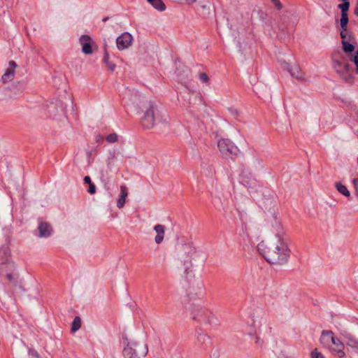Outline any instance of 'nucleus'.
Segmentation results:
<instances>
[{
	"label": "nucleus",
	"mask_w": 358,
	"mask_h": 358,
	"mask_svg": "<svg viewBox=\"0 0 358 358\" xmlns=\"http://www.w3.org/2000/svg\"><path fill=\"white\" fill-rule=\"evenodd\" d=\"M164 116L165 114L158 105L154 102H150L149 106L141 117V125L143 129H152L157 123L166 122Z\"/></svg>",
	"instance_id": "f03ea898"
},
{
	"label": "nucleus",
	"mask_w": 358,
	"mask_h": 358,
	"mask_svg": "<svg viewBox=\"0 0 358 358\" xmlns=\"http://www.w3.org/2000/svg\"><path fill=\"white\" fill-rule=\"evenodd\" d=\"M341 341H340V340L338 338V341H331V347H333L332 345L336 346Z\"/></svg>",
	"instance_id": "79ce46f5"
},
{
	"label": "nucleus",
	"mask_w": 358,
	"mask_h": 358,
	"mask_svg": "<svg viewBox=\"0 0 358 358\" xmlns=\"http://www.w3.org/2000/svg\"><path fill=\"white\" fill-rule=\"evenodd\" d=\"M343 2V1H349V0H341Z\"/></svg>",
	"instance_id": "3c124183"
},
{
	"label": "nucleus",
	"mask_w": 358,
	"mask_h": 358,
	"mask_svg": "<svg viewBox=\"0 0 358 358\" xmlns=\"http://www.w3.org/2000/svg\"><path fill=\"white\" fill-rule=\"evenodd\" d=\"M257 248L259 254L271 264H284L287 262L290 256L287 243L280 234L276 235L275 241H272L268 244L262 241Z\"/></svg>",
	"instance_id": "f257e3e1"
},
{
	"label": "nucleus",
	"mask_w": 358,
	"mask_h": 358,
	"mask_svg": "<svg viewBox=\"0 0 358 358\" xmlns=\"http://www.w3.org/2000/svg\"><path fill=\"white\" fill-rule=\"evenodd\" d=\"M235 113H236V115H238V111H237V110H235Z\"/></svg>",
	"instance_id": "603ef678"
},
{
	"label": "nucleus",
	"mask_w": 358,
	"mask_h": 358,
	"mask_svg": "<svg viewBox=\"0 0 358 358\" xmlns=\"http://www.w3.org/2000/svg\"><path fill=\"white\" fill-rule=\"evenodd\" d=\"M354 14L358 17V0H357V3L354 9Z\"/></svg>",
	"instance_id": "ea45409f"
},
{
	"label": "nucleus",
	"mask_w": 358,
	"mask_h": 358,
	"mask_svg": "<svg viewBox=\"0 0 358 358\" xmlns=\"http://www.w3.org/2000/svg\"><path fill=\"white\" fill-rule=\"evenodd\" d=\"M24 86L25 83L24 82L15 81L7 90L15 95H21L24 90Z\"/></svg>",
	"instance_id": "4468645a"
},
{
	"label": "nucleus",
	"mask_w": 358,
	"mask_h": 358,
	"mask_svg": "<svg viewBox=\"0 0 358 358\" xmlns=\"http://www.w3.org/2000/svg\"><path fill=\"white\" fill-rule=\"evenodd\" d=\"M117 138H118V136H117V134H115V133L110 134L106 138V141L110 143H115L116 141H117Z\"/></svg>",
	"instance_id": "7c9ffc66"
},
{
	"label": "nucleus",
	"mask_w": 358,
	"mask_h": 358,
	"mask_svg": "<svg viewBox=\"0 0 358 358\" xmlns=\"http://www.w3.org/2000/svg\"><path fill=\"white\" fill-rule=\"evenodd\" d=\"M348 22H349L348 15V14H341V17L340 19V25H341V29H343L345 31V29H348Z\"/></svg>",
	"instance_id": "bb28decb"
},
{
	"label": "nucleus",
	"mask_w": 358,
	"mask_h": 358,
	"mask_svg": "<svg viewBox=\"0 0 358 358\" xmlns=\"http://www.w3.org/2000/svg\"><path fill=\"white\" fill-rule=\"evenodd\" d=\"M210 7L207 5H201L199 8H198V10L199 12H201L203 15H206V13H209Z\"/></svg>",
	"instance_id": "72a5a7b5"
},
{
	"label": "nucleus",
	"mask_w": 358,
	"mask_h": 358,
	"mask_svg": "<svg viewBox=\"0 0 358 358\" xmlns=\"http://www.w3.org/2000/svg\"><path fill=\"white\" fill-rule=\"evenodd\" d=\"M79 43L82 47V52L84 54L91 55L93 53L92 46L94 44V41L89 35H81L79 38Z\"/></svg>",
	"instance_id": "6e6552de"
},
{
	"label": "nucleus",
	"mask_w": 358,
	"mask_h": 358,
	"mask_svg": "<svg viewBox=\"0 0 358 358\" xmlns=\"http://www.w3.org/2000/svg\"><path fill=\"white\" fill-rule=\"evenodd\" d=\"M28 354L30 358H41L38 352L34 348H29Z\"/></svg>",
	"instance_id": "2f4dec72"
},
{
	"label": "nucleus",
	"mask_w": 358,
	"mask_h": 358,
	"mask_svg": "<svg viewBox=\"0 0 358 358\" xmlns=\"http://www.w3.org/2000/svg\"><path fill=\"white\" fill-rule=\"evenodd\" d=\"M108 19H109V17H104V18L102 20V21L105 22H106Z\"/></svg>",
	"instance_id": "09e8293b"
},
{
	"label": "nucleus",
	"mask_w": 358,
	"mask_h": 358,
	"mask_svg": "<svg viewBox=\"0 0 358 358\" xmlns=\"http://www.w3.org/2000/svg\"><path fill=\"white\" fill-rule=\"evenodd\" d=\"M196 339L199 343L203 345L206 343V341H210V337L205 334L199 333L197 335Z\"/></svg>",
	"instance_id": "cd10ccee"
},
{
	"label": "nucleus",
	"mask_w": 358,
	"mask_h": 358,
	"mask_svg": "<svg viewBox=\"0 0 358 358\" xmlns=\"http://www.w3.org/2000/svg\"><path fill=\"white\" fill-rule=\"evenodd\" d=\"M103 62L108 71L113 72L115 70L116 64L113 62L110 61L109 54L107 51L104 52Z\"/></svg>",
	"instance_id": "4be33fe9"
},
{
	"label": "nucleus",
	"mask_w": 358,
	"mask_h": 358,
	"mask_svg": "<svg viewBox=\"0 0 358 358\" xmlns=\"http://www.w3.org/2000/svg\"><path fill=\"white\" fill-rule=\"evenodd\" d=\"M217 147L222 155L225 157H236L239 152L238 147L229 139L222 138L217 142Z\"/></svg>",
	"instance_id": "423d86ee"
},
{
	"label": "nucleus",
	"mask_w": 358,
	"mask_h": 358,
	"mask_svg": "<svg viewBox=\"0 0 358 358\" xmlns=\"http://www.w3.org/2000/svg\"><path fill=\"white\" fill-rule=\"evenodd\" d=\"M275 5L278 10H280L282 8V5L279 0H271Z\"/></svg>",
	"instance_id": "4c0bfd02"
},
{
	"label": "nucleus",
	"mask_w": 358,
	"mask_h": 358,
	"mask_svg": "<svg viewBox=\"0 0 358 358\" xmlns=\"http://www.w3.org/2000/svg\"><path fill=\"white\" fill-rule=\"evenodd\" d=\"M356 355H358V346L355 348L352 354L354 358H356Z\"/></svg>",
	"instance_id": "37998d69"
},
{
	"label": "nucleus",
	"mask_w": 358,
	"mask_h": 358,
	"mask_svg": "<svg viewBox=\"0 0 358 358\" xmlns=\"http://www.w3.org/2000/svg\"><path fill=\"white\" fill-rule=\"evenodd\" d=\"M132 40V36L129 33L124 32L122 34L116 39L117 48L120 50L127 48L129 46L131 45Z\"/></svg>",
	"instance_id": "1a4fd4ad"
},
{
	"label": "nucleus",
	"mask_w": 358,
	"mask_h": 358,
	"mask_svg": "<svg viewBox=\"0 0 358 358\" xmlns=\"http://www.w3.org/2000/svg\"><path fill=\"white\" fill-rule=\"evenodd\" d=\"M357 136H358V129H357Z\"/></svg>",
	"instance_id": "864d4df0"
},
{
	"label": "nucleus",
	"mask_w": 358,
	"mask_h": 358,
	"mask_svg": "<svg viewBox=\"0 0 358 358\" xmlns=\"http://www.w3.org/2000/svg\"><path fill=\"white\" fill-rule=\"evenodd\" d=\"M84 182H85V183H87L88 185L92 182V180H91V178H90V177L89 176H85Z\"/></svg>",
	"instance_id": "58836bf2"
},
{
	"label": "nucleus",
	"mask_w": 358,
	"mask_h": 358,
	"mask_svg": "<svg viewBox=\"0 0 358 358\" xmlns=\"http://www.w3.org/2000/svg\"><path fill=\"white\" fill-rule=\"evenodd\" d=\"M188 302V296H185L184 299H182V303L185 305Z\"/></svg>",
	"instance_id": "c03bdc74"
},
{
	"label": "nucleus",
	"mask_w": 358,
	"mask_h": 358,
	"mask_svg": "<svg viewBox=\"0 0 358 358\" xmlns=\"http://www.w3.org/2000/svg\"><path fill=\"white\" fill-rule=\"evenodd\" d=\"M310 357L311 358H325L321 352L317 351V349H315L311 352Z\"/></svg>",
	"instance_id": "473e14b6"
},
{
	"label": "nucleus",
	"mask_w": 358,
	"mask_h": 358,
	"mask_svg": "<svg viewBox=\"0 0 358 358\" xmlns=\"http://www.w3.org/2000/svg\"><path fill=\"white\" fill-rule=\"evenodd\" d=\"M335 187L337 189V191L343 196L346 197L350 196V191L348 189L347 187L343 185L341 182H335Z\"/></svg>",
	"instance_id": "5701e85b"
},
{
	"label": "nucleus",
	"mask_w": 358,
	"mask_h": 358,
	"mask_svg": "<svg viewBox=\"0 0 358 358\" xmlns=\"http://www.w3.org/2000/svg\"><path fill=\"white\" fill-rule=\"evenodd\" d=\"M187 3H194L196 0H185Z\"/></svg>",
	"instance_id": "a18cd8bd"
},
{
	"label": "nucleus",
	"mask_w": 358,
	"mask_h": 358,
	"mask_svg": "<svg viewBox=\"0 0 358 358\" xmlns=\"http://www.w3.org/2000/svg\"><path fill=\"white\" fill-rule=\"evenodd\" d=\"M320 341L324 347L331 348V341H338V338L334 336L333 331L330 330H323Z\"/></svg>",
	"instance_id": "9b49d317"
},
{
	"label": "nucleus",
	"mask_w": 358,
	"mask_h": 358,
	"mask_svg": "<svg viewBox=\"0 0 358 358\" xmlns=\"http://www.w3.org/2000/svg\"><path fill=\"white\" fill-rule=\"evenodd\" d=\"M13 271H15V265L13 262H0V278Z\"/></svg>",
	"instance_id": "ddd939ff"
},
{
	"label": "nucleus",
	"mask_w": 358,
	"mask_h": 358,
	"mask_svg": "<svg viewBox=\"0 0 358 358\" xmlns=\"http://www.w3.org/2000/svg\"><path fill=\"white\" fill-rule=\"evenodd\" d=\"M1 279L6 280V282H4L6 286H10L13 288L17 287L18 275L15 271H13L11 273H7V275Z\"/></svg>",
	"instance_id": "dca6fc26"
},
{
	"label": "nucleus",
	"mask_w": 358,
	"mask_h": 358,
	"mask_svg": "<svg viewBox=\"0 0 358 358\" xmlns=\"http://www.w3.org/2000/svg\"><path fill=\"white\" fill-rule=\"evenodd\" d=\"M342 43V48L343 52L347 55L348 58H350L352 55L353 54V52L355 51V43H356V41H341Z\"/></svg>",
	"instance_id": "f3484780"
},
{
	"label": "nucleus",
	"mask_w": 358,
	"mask_h": 358,
	"mask_svg": "<svg viewBox=\"0 0 358 358\" xmlns=\"http://www.w3.org/2000/svg\"><path fill=\"white\" fill-rule=\"evenodd\" d=\"M128 195V190L125 185H121L120 186V198L117 199V207L118 208H122L124 203H125V199L126 197Z\"/></svg>",
	"instance_id": "6ab92c4d"
},
{
	"label": "nucleus",
	"mask_w": 358,
	"mask_h": 358,
	"mask_svg": "<svg viewBox=\"0 0 358 358\" xmlns=\"http://www.w3.org/2000/svg\"><path fill=\"white\" fill-rule=\"evenodd\" d=\"M87 192L90 194H94L96 193V186L93 182L89 184V187H88Z\"/></svg>",
	"instance_id": "c9c22d12"
},
{
	"label": "nucleus",
	"mask_w": 358,
	"mask_h": 358,
	"mask_svg": "<svg viewBox=\"0 0 358 358\" xmlns=\"http://www.w3.org/2000/svg\"><path fill=\"white\" fill-rule=\"evenodd\" d=\"M124 348L122 355L124 358L145 357L148 352V348L145 343H139L129 341L125 336H122Z\"/></svg>",
	"instance_id": "20e7f679"
},
{
	"label": "nucleus",
	"mask_w": 358,
	"mask_h": 358,
	"mask_svg": "<svg viewBox=\"0 0 358 358\" xmlns=\"http://www.w3.org/2000/svg\"><path fill=\"white\" fill-rule=\"evenodd\" d=\"M338 8L341 10V14H348L350 8V1H343L338 6Z\"/></svg>",
	"instance_id": "c85d7f7f"
},
{
	"label": "nucleus",
	"mask_w": 358,
	"mask_h": 358,
	"mask_svg": "<svg viewBox=\"0 0 358 358\" xmlns=\"http://www.w3.org/2000/svg\"><path fill=\"white\" fill-rule=\"evenodd\" d=\"M188 309L191 312L192 318L193 320L199 322L212 324L215 322L214 315L207 308L196 306V304H190Z\"/></svg>",
	"instance_id": "39448f33"
},
{
	"label": "nucleus",
	"mask_w": 358,
	"mask_h": 358,
	"mask_svg": "<svg viewBox=\"0 0 358 358\" xmlns=\"http://www.w3.org/2000/svg\"><path fill=\"white\" fill-rule=\"evenodd\" d=\"M340 36L342 39L341 41H355V40L352 33L348 29H345V31L343 29H341L340 32Z\"/></svg>",
	"instance_id": "412c9836"
},
{
	"label": "nucleus",
	"mask_w": 358,
	"mask_h": 358,
	"mask_svg": "<svg viewBox=\"0 0 358 358\" xmlns=\"http://www.w3.org/2000/svg\"><path fill=\"white\" fill-rule=\"evenodd\" d=\"M240 182L248 188L250 192H256L260 187L259 182L251 173H243L240 175Z\"/></svg>",
	"instance_id": "0eeeda50"
},
{
	"label": "nucleus",
	"mask_w": 358,
	"mask_h": 358,
	"mask_svg": "<svg viewBox=\"0 0 358 358\" xmlns=\"http://www.w3.org/2000/svg\"><path fill=\"white\" fill-rule=\"evenodd\" d=\"M352 184H353V186L355 188V194L358 197V178H354L352 180Z\"/></svg>",
	"instance_id": "e433bc0d"
},
{
	"label": "nucleus",
	"mask_w": 358,
	"mask_h": 358,
	"mask_svg": "<svg viewBox=\"0 0 358 358\" xmlns=\"http://www.w3.org/2000/svg\"><path fill=\"white\" fill-rule=\"evenodd\" d=\"M154 230L157 233L155 241L157 244H160L164 238L165 227L162 224H157L154 227Z\"/></svg>",
	"instance_id": "a211bd4d"
},
{
	"label": "nucleus",
	"mask_w": 358,
	"mask_h": 358,
	"mask_svg": "<svg viewBox=\"0 0 358 358\" xmlns=\"http://www.w3.org/2000/svg\"><path fill=\"white\" fill-rule=\"evenodd\" d=\"M17 66L16 62L11 60L8 63V68L1 76V81L3 83H7L12 81L15 77V69Z\"/></svg>",
	"instance_id": "9d476101"
},
{
	"label": "nucleus",
	"mask_w": 358,
	"mask_h": 358,
	"mask_svg": "<svg viewBox=\"0 0 358 358\" xmlns=\"http://www.w3.org/2000/svg\"><path fill=\"white\" fill-rule=\"evenodd\" d=\"M199 77L203 83H207L209 81V78L206 73H200Z\"/></svg>",
	"instance_id": "f704fd0d"
},
{
	"label": "nucleus",
	"mask_w": 358,
	"mask_h": 358,
	"mask_svg": "<svg viewBox=\"0 0 358 358\" xmlns=\"http://www.w3.org/2000/svg\"><path fill=\"white\" fill-rule=\"evenodd\" d=\"M81 327V319L80 317L76 316L73 319V321L71 324V331L73 332H76Z\"/></svg>",
	"instance_id": "393cba45"
},
{
	"label": "nucleus",
	"mask_w": 358,
	"mask_h": 358,
	"mask_svg": "<svg viewBox=\"0 0 358 358\" xmlns=\"http://www.w3.org/2000/svg\"><path fill=\"white\" fill-rule=\"evenodd\" d=\"M349 59L355 64L356 66V72L358 73V50H356L355 54L352 55Z\"/></svg>",
	"instance_id": "c756f323"
},
{
	"label": "nucleus",
	"mask_w": 358,
	"mask_h": 358,
	"mask_svg": "<svg viewBox=\"0 0 358 358\" xmlns=\"http://www.w3.org/2000/svg\"><path fill=\"white\" fill-rule=\"evenodd\" d=\"M149 3H152V1H155V0H147Z\"/></svg>",
	"instance_id": "8fccbe9b"
},
{
	"label": "nucleus",
	"mask_w": 358,
	"mask_h": 358,
	"mask_svg": "<svg viewBox=\"0 0 358 358\" xmlns=\"http://www.w3.org/2000/svg\"><path fill=\"white\" fill-rule=\"evenodd\" d=\"M151 4L155 8L159 11H163L166 9V6L162 0H155Z\"/></svg>",
	"instance_id": "a878e982"
},
{
	"label": "nucleus",
	"mask_w": 358,
	"mask_h": 358,
	"mask_svg": "<svg viewBox=\"0 0 358 358\" xmlns=\"http://www.w3.org/2000/svg\"><path fill=\"white\" fill-rule=\"evenodd\" d=\"M184 73H185V76L187 77L189 73V71L188 69H186Z\"/></svg>",
	"instance_id": "de8ad7c7"
},
{
	"label": "nucleus",
	"mask_w": 358,
	"mask_h": 358,
	"mask_svg": "<svg viewBox=\"0 0 358 358\" xmlns=\"http://www.w3.org/2000/svg\"><path fill=\"white\" fill-rule=\"evenodd\" d=\"M331 58L336 71L341 75L345 82L352 83L354 79L353 69L348 62L346 58L342 55L340 51L333 52Z\"/></svg>",
	"instance_id": "7ed1b4c3"
},
{
	"label": "nucleus",
	"mask_w": 358,
	"mask_h": 358,
	"mask_svg": "<svg viewBox=\"0 0 358 358\" xmlns=\"http://www.w3.org/2000/svg\"><path fill=\"white\" fill-rule=\"evenodd\" d=\"M13 262L10 259V250L8 243L0 248V262Z\"/></svg>",
	"instance_id": "2eb2a0df"
},
{
	"label": "nucleus",
	"mask_w": 358,
	"mask_h": 358,
	"mask_svg": "<svg viewBox=\"0 0 358 358\" xmlns=\"http://www.w3.org/2000/svg\"><path fill=\"white\" fill-rule=\"evenodd\" d=\"M103 136H101V135H98V136H96V142H97V143L102 142V141H103Z\"/></svg>",
	"instance_id": "a19ab883"
},
{
	"label": "nucleus",
	"mask_w": 358,
	"mask_h": 358,
	"mask_svg": "<svg viewBox=\"0 0 358 358\" xmlns=\"http://www.w3.org/2000/svg\"><path fill=\"white\" fill-rule=\"evenodd\" d=\"M38 230L39 232L38 236L41 238L49 237L53 231L50 223L43 221L38 223Z\"/></svg>",
	"instance_id": "f8f14e48"
},
{
	"label": "nucleus",
	"mask_w": 358,
	"mask_h": 358,
	"mask_svg": "<svg viewBox=\"0 0 358 358\" xmlns=\"http://www.w3.org/2000/svg\"><path fill=\"white\" fill-rule=\"evenodd\" d=\"M331 351L334 353L335 355L338 356L339 358H343L345 356V353L343 351L344 345L341 342L338 343L336 346L329 348Z\"/></svg>",
	"instance_id": "aec40b11"
},
{
	"label": "nucleus",
	"mask_w": 358,
	"mask_h": 358,
	"mask_svg": "<svg viewBox=\"0 0 358 358\" xmlns=\"http://www.w3.org/2000/svg\"><path fill=\"white\" fill-rule=\"evenodd\" d=\"M286 65L287 66V69L292 77H295L296 78H301V69L298 65H296L291 69L288 67L289 65L287 64H286Z\"/></svg>",
	"instance_id": "b1692460"
},
{
	"label": "nucleus",
	"mask_w": 358,
	"mask_h": 358,
	"mask_svg": "<svg viewBox=\"0 0 358 358\" xmlns=\"http://www.w3.org/2000/svg\"><path fill=\"white\" fill-rule=\"evenodd\" d=\"M255 338H256V341H255L256 343L260 344V339H259V338L258 336H256Z\"/></svg>",
	"instance_id": "49530a36"
}]
</instances>
